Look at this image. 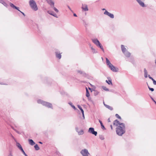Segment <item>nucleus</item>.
I'll return each mask as SVG.
<instances>
[{
	"label": "nucleus",
	"mask_w": 156,
	"mask_h": 156,
	"mask_svg": "<svg viewBox=\"0 0 156 156\" xmlns=\"http://www.w3.org/2000/svg\"><path fill=\"white\" fill-rule=\"evenodd\" d=\"M77 72L78 73H79L80 74H81V73H82V71L81 70H78L77 71Z\"/></svg>",
	"instance_id": "obj_39"
},
{
	"label": "nucleus",
	"mask_w": 156,
	"mask_h": 156,
	"mask_svg": "<svg viewBox=\"0 0 156 156\" xmlns=\"http://www.w3.org/2000/svg\"><path fill=\"white\" fill-rule=\"evenodd\" d=\"M82 8L84 11H87L88 10L87 6L86 4H83Z\"/></svg>",
	"instance_id": "obj_14"
},
{
	"label": "nucleus",
	"mask_w": 156,
	"mask_h": 156,
	"mask_svg": "<svg viewBox=\"0 0 156 156\" xmlns=\"http://www.w3.org/2000/svg\"><path fill=\"white\" fill-rule=\"evenodd\" d=\"M99 94V92L97 90L94 91V94L95 96L98 95Z\"/></svg>",
	"instance_id": "obj_35"
},
{
	"label": "nucleus",
	"mask_w": 156,
	"mask_h": 156,
	"mask_svg": "<svg viewBox=\"0 0 156 156\" xmlns=\"http://www.w3.org/2000/svg\"><path fill=\"white\" fill-rule=\"evenodd\" d=\"M99 122L101 124V128L103 129V130L106 129V128L103 125L102 121H101L99 119Z\"/></svg>",
	"instance_id": "obj_21"
},
{
	"label": "nucleus",
	"mask_w": 156,
	"mask_h": 156,
	"mask_svg": "<svg viewBox=\"0 0 156 156\" xmlns=\"http://www.w3.org/2000/svg\"><path fill=\"white\" fill-rule=\"evenodd\" d=\"M105 106L107 108H108V109H109L111 110H113L112 108L108 105H105Z\"/></svg>",
	"instance_id": "obj_29"
},
{
	"label": "nucleus",
	"mask_w": 156,
	"mask_h": 156,
	"mask_svg": "<svg viewBox=\"0 0 156 156\" xmlns=\"http://www.w3.org/2000/svg\"><path fill=\"white\" fill-rule=\"evenodd\" d=\"M21 151L22 152V153H23V154L25 155V156H27V155L26 154V153H25V152H24V151L23 150L22 151Z\"/></svg>",
	"instance_id": "obj_40"
},
{
	"label": "nucleus",
	"mask_w": 156,
	"mask_h": 156,
	"mask_svg": "<svg viewBox=\"0 0 156 156\" xmlns=\"http://www.w3.org/2000/svg\"><path fill=\"white\" fill-rule=\"evenodd\" d=\"M103 103H104V105L105 106V105H106V104H105V103H104V102H103Z\"/></svg>",
	"instance_id": "obj_55"
},
{
	"label": "nucleus",
	"mask_w": 156,
	"mask_h": 156,
	"mask_svg": "<svg viewBox=\"0 0 156 156\" xmlns=\"http://www.w3.org/2000/svg\"><path fill=\"white\" fill-rule=\"evenodd\" d=\"M0 2L3 5L5 6L6 7H7V4L3 0H0Z\"/></svg>",
	"instance_id": "obj_23"
},
{
	"label": "nucleus",
	"mask_w": 156,
	"mask_h": 156,
	"mask_svg": "<svg viewBox=\"0 0 156 156\" xmlns=\"http://www.w3.org/2000/svg\"><path fill=\"white\" fill-rule=\"evenodd\" d=\"M34 147L35 150L37 151H38L39 150L40 148L38 147L37 144H36L34 146Z\"/></svg>",
	"instance_id": "obj_30"
},
{
	"label": "nucleus",
	"mask_w": 156,
	"mask_h": 156,
	"mask_svg": "<svg viewBox=\"0 0 156 156\" xmlns=\"http://www.w3.org/2000/svg\"><path fill=\"white\" fill-rule=\"evenodd\" d=\"M89 47L91 49V47H93L92 46H91V44H89Z\"/></svg>",
	"instance_id": "obj_48"
},
{
	"label": "nucleus",
	"mask_w": 156,
	"mask_h": 156,
	"mask_svg": "<svg viewBox=\"0 0 156 156\" xmlns=\"http://www.w3.org/2000/svg\"><path fill=\"white\" fill-rule=\"evenodd\" d=\"M86 96L87 97H89L90 95L89 93V92L87 87H86Z\"/></svg>",
	"instance_id": "obj_27"
},
{
	"label": "nucleus",
	"mask_w": 156,
	"mask_h": 156,
	"mask_svg": "<svg viewBox=\"0 0 156 156\" xmlns=\"http://www.w3.org/2000/svg\"><path fill=\"white\" fill-rule=\"evenodd\" d=\"M103 103H104V105L105 106V105H106V104H105V103H104V102H103Z\"/></svg>",
	"instance_id": "obj_54"
},
{
	"label": "nucleus",
	"mask_w": 156,
	"mask_h": 156,
	"mask_svg": "<svg viewBox=\"0 0 156 156\" xmlns=\"http://www.w3.org/2000/svg\"><path fill=\"white\" fill-rule=\"evenodd\" d=\"M8 156H13L12 155V154L11 153V152H10V153L9 154V155Z\"/></svg>",
	"instance_id": "obj_44"
},
{
	"label": "nucleus",
	"mask_w": 156,
	"mask_h": 156,
	"mask_svg": "<svg viewBox=\"0 0 156 156\" xmlns=\"http://www.w3.org/2000/svg\"><path fill=\"white\" fill-rule=\"evenodd\" d=\"M108 122H110V118H108Z\"/></svg>",
	"instance_id": "obj_49"
},
{
	"label": "nucleus",
	"mask_w": 156,
	"mask_h": 156,
	"mask_svg": "<svg viewBox=\"0 0 156 156\" xmlns=\"http://www.w3.org/2000/svg\"><path fill=\"white\" fill-rule=\"evenodd\" d=\"M68 104L70 105L75 110L76 109V107L74 105H73L72 103L71 102H69Z\"/></svg>",
	"instance_id": "obj_25"
},
{
	"label": "nucleus",
	"mask_w": 156,
	"mask_h": 156,
	"mask_svg": "<svg viewBox=\"0 0 156 156\" xmlns=\"http://www.w3.org/2000/svg\"><path fill=\"white\" fill-rule=\"evenodd\" d=\"M122 124L124 123L120 122H119L117 119L115 120L113 122V125L117 126H121L120 124Z\"/></svg>",
	"instance_id": "obj_10"
},
{
	"label": "nucleus",
	"mask_w": 156,
	"mask_h": 156,
	"mask_svg": "<svg viewBox=\"0 0 156 156\" xmlns=\"http://www.w3.org/2000/svg\"><path fill=\"white\" fill-rule=\"evenodd\" d=\"M148 88L151 91H154V89L153 88H151L149 86H148Z\"/></svg>",
	"instance_id": "obj_38"
},
{
	"label": "nucleus",
	"mask_w": 156,
	"mask_h": 156,
	"mask_svg": "<svg viewBox=\"0 0 156 156\" xmlns=\"http://www.w3.org/2000/svg\"><path fill=\"white\" fill-rule=\"evenodd\" d=\"M109 68L113 72H116L118 71L116 69L115 67L112 65L109 67Z\"/></svg>",
	"instance_id": "obj_16"
},
{
	"label": "nucleus",
	"mask_w": 156,
	"mask_h": 156,
	"mask_svg": "<svg viewBox=\"0 0 156 156\" xmlns=\"http://www.w3.org/2000/svg\"><path fill=\"white\" fill-rule=\"evenodd\" d=\"M54 10L56 12H58V9H57L55 7H54V6L52 7Z\"/></svg>",
	"instance_id": "obj_34"
},
{
	"label": "nucleus",
	"mask_w": 156,
	"mask_h": 156,
	"mask_svg": "<svg viewBox=\"0 0 156 156\" xmlns=\"http://www.w3.org/2000/svg\"><path fill=\"white\" fill-rule=\"evenodd\" d=\"M102 10H105V11L106 10V9H102Z\"/></svg>",
	"instance_id": "obj_53"
},
{
	"label": "nucleus",
	"mask_w": 156,
	"mask_h": 156,
	"mask_svg": "<svg viewBox=\"0 0 156 156\" xmlns=\"http://www.w3.org/2000/svg\"><path fill=\"white\" fill-rule=\"evenodd\" d=\"M106 62L107 65L108 66V67H110L112 64L111 63L110 61H109V59L107 58H106Z\"/></svg>",
	"instance_id": "obj_18"
},
{
	"label": "nucleus",
	"mask_w": 156,
	"mask_h": 156,
	"mask_svg": "<svg viewBox=\"0 0 156 156\" xmlns=\"http://www.w3.org/2000/svg\"><path fill=\"white\" fill-rule=\"evenodd\" d=\"M75 130L78 133L79 135H83L84 133V131L83 129H81L79 130L78 128L77 127H76L75 128Z\"/></svg>",
	"instance_id": "obj_8"
},
{
	"label": "nucleus",
	"mask_w": 156,
	"mask_h": 156,
	"mask_svg": "<svg viewBox=\"0 0 156 156\" xmlns=\"http://www.w3.org/2000/svg\"><path fill=\"white\" fill-rule=\"evenodd\" d=\"M121 48L122 51L123 53H125L126 51H127L126 48L124 47V46L123 45H121Z\"/></svg>",
	"instance_id": "obj_20"
},
{
	"label": "nucleus",
	"mask_w": 156,
	"mask_h": 156,
	"mask_svg": "<svg viewBox=\"0 0 156 156\" xmlns=\"http://www.w3.org/2000/svg\"><path fill=\"white\" fill-rule=\"evenodd\" d=\"M29 4L31 8L35 11H37L38 9L36 2L34 0H30Z\"/></svg>",
	"instance_id": "obj_3"
},
{
	"label": "nucleus",
	"mask_w": 156,
	"mask_h": 156,
	"mask_svg": "<svg viewBox=\"0 0 156 156\" xmlns=\"http://www.w3.org/2000/svg\"><path fill=\"white\" fill-rule=\"evenodd\" d=\"M29 144L31 145H34L35 144V143L32 139H29Z\"/></svg>",
	"instance_id": "obj_22"
},
{
	"label": "nucleus",
	"mask_w": 156,
	"mask_h": 156,
	"mask_svg": "<svg viewBox=\"0 0 156 156\" xmlns=\"http://www.w3.org/2000/svg\"><path fill=\"white\" fill-rule=\"evenodd\" d=\"M110 127H111V129L112 130L113 129V128H112V125H110Z\"/></svg>",
	"instance_id": "obj_50"
},
{
	"label": "nucleus",
	"mask_w": 156,
	"mask_h": 156,
	"mask_svg": "<svg viewBox=\"0 0 156 156\" xmlns=\"http://www.w3.org/2000/svg\"><path fill=\"white\" fill-rule=\"evenodd\" d=\"M28 156V155H27V156Z\"/></svg>",
	"instance_id": "obj_58"
},
{
	"label": "nucleus",
	"mask_w": 156,
	"mask_h": 156,
	"mask_svg": "<svg viewBox=\"0 0 156 156\" xmlns=\"http://www.w3.org/2000/svg\"><path fill=\"white\" fill-rule=\"evenodd\" d=\"M107 79H108V80H106V82L108 83L109 85H112V80L110 77H108Z\"/></svg>",
	"instance_id": "obj_15"
},
{
	"label": "nucleus",
	"mask_w": 156,
	"mask_h": 156,
	"mask_svg": "<svg viewBox=\"0 0 156 156\" xmlns=\"http://www.w3.org/2000/svg\"><path fill=\"white\" fill-rule=\"evenodd\" d=\"M115 116L119 119H121V117L117 114H116L115 115Z\"/></svg>",
	"instance_id": "obj_36"
},
{
	"label": "nucleus",
	"mask_w": 156,
	"mask_h": 156,
	"mask_svg": "<svg viewBox=\"0 0 156 156\" xmlns=\"http://www.w3.org/2000/svg\"><path fill=\"white\" fill-rule=\"evenodd\" d=\"M116 128V133L117 135L122 136L125 132V126L124 124H120Z\"/></svg>",
	"instance_id": "obj_1"
},
{
	"label": "nucleus",
	"mask_w": 156,
	"mask_h": 156,
	"mask_svg": "<svg viewBox=\"0 0 156 156\" xmlns=\"http://www.w3.org/2000/svg\"><path fill=\"white\" fill-rule=\"evenodd\" d=\"M47 2L50 5L51 7L54 6V2L52 0H48Z\"/></svg>",
	"instance_id": "obj_13"
},
{
	"label": "nucleus",
	"mask_w": 156,
	"mask_h": 156,
	"mask_svg": "<svg viewBox=\"0 0 156 156\" xmlns=\"http://www.w3.org/2000/svg\"><path fill=\"white\" fill-rule=\"evenodd\" d=\"M16 146L18 147V148L20 150L22 151L23 150V149L21 145L18 142H16Z\"/></svg>",
	"instance_id": "obj_17"
},
{
	"label": "nucleus",
	"mask_w": 156,
	"mask_h": 156,
	"mask_svg": "<svg viewBox=\"0 0 156 156\" xmlns=\"http://www.w3.org/2000/svg\"><path fill=\"white\" fill-rule=\"evenodd\" d=\"M104 14L108 16L111 18L113 19L114 18V15L108 12L106 10L104 12Z\"/></svg>",
	"instance_id": "obj_9"
},
{
	"label": "nucleus",
	"mask_w": 156,
	"mask_h": 156,
	"mask_svg": "<svg viewBox=\"0 0 156 156\" xmlns=\"http://www.w3.org/2000/svg\"><path fill=\"white\" fill-rule=\"evenodd\" d=\"M47 12L49 14H50L52 16H54L56 18L58 17L57 14L55 13H54L53 12H52L51 11L48 10V11H47Z\"/></svg>",
	"instance_id": "obj_12"
},
{
	"label": "nucleus",
	"mask_w": 156,
	"mask_h": 156,
	"mask_svg": "<svg viewBox=\"0 0 156 156\" xmlns=\"http://www.w3.org/2000/svg\"><path fill=\"white\" fill-rule=\"evenodd\" d=\"M88 132L96 136L97 134V132L94 130V129L92 127H90L89 128Z\"/></svg>",
	"instance_id": "obj_6"
},
{
	"label": "nucleus",
	"mask_w": 156,
	"mask_h": 156,
	"mask_svg": "<svg viewBox=\"0 0 156 156\" xmlns=\"http://www.w3.org/2000/svg\"><path fill=\"white\" fill-rule=\"evenodd\" d=\"M77 107L78 108L81 110V112L82 113H83L84 112V111L83 109H82V107L79 105H77Z\"/></svg>",
	"instance_id": "obj_28"
},
{
	"label": "nucleus",
	"mask_w": 156,
	"mask_h": 156,
	"mask_svg": "<svg viewBox=\"0 0 156 156\" xmlns=\"http://www.w3.org/2000/svg\"><path fill=\"white\" fill-rule=\"evenodd\" d=\"M89 90H90V89H91V88H89Z\"/></svg>",
	"instance_id": "obj_56"
},
{
	"label": "nucleus",
	"mask_w": 156,
	"mask_h": 156,
	"mask_svg": "<svg viewBox=\"0 0 156 156\" xmlns=\"http://www.w3.org/2000/svg\"><path fill=\"white\" fill-rule=\"evenodd\" d=\"M55 155L56 156L58 155V156H59L60 155V154L58 151H56L55 153Z\"/></svg>",
	"instance_id": "obj_37"
},
{
	"label": "nucleus",
	"mask_w": 156,
	"mask_h": 156,
	"mask_svg": "<svg viewBox=\"0 0 156 156\" xmlns=\"http://www.w3.org/2000/svg\"><path fill=\"white\" fill-rule=\"evenodd\" d=\"M82 115H83V119H84L85 118V117H84V112L83 113H82Z\"/></svg>",
	"instance_id": "obj_46"
},
{
	"label": "nucleus",
	"mask_w": 156,
	"mask_h": 156,
	"mask_svg": "<svg viewBox=\"0 0 156 156\" xmlns=\"http://www.w3.org/2000/svg\"><path fill=\"white\" fill-rule=\"evenodd\" d=\"M92 41L97 46L99 47L103 52L104 51L102 46L97 39H92Z\"/></svg>",
	"instance_id": "obj_4"
},
{
	"label": "nucleus",
	"mask_w": 156,
	"mask_h": 156,
	"mask_svg": "<svg viewBox=\"0 0 156 156\" xmlns=\"http://www.w3.org/2000/svg\"><path fill=\"white\" fill-rule=\"evenodd\" d=\"M37 102L39 104H41L43 105H44L48 108H52V104L47 102L41 100L39 99L37 100Z\"/></svg>",
	"instance_id": "obj_2"
},
{
	"label": "nucleus",
	"mask_w": 156,
	"mask_h": 156,
	"mask_svg": "<svg viewBox=\"0 0 156 156\" xmlns=\"http://www.w3.org/2000/svg\"><path fill=\"white\" fill-rule=\"evenodd\" d=\"M91 49L92 51V52L93 53H96L98 52L94 48H93V47H91Z\"/></svg>",
	"instance_id": "obj_26"
},
{
	"label": "nucleus",
	"mask_w": 156,
	"mask_h": 156,
	"mask_svg": "<svg viewBox=\"0 0 156 156\" xmlns=\"http://www.w3.org/2000/svg\"><path fill=\"white\" fill-rule=\"evenodd\" d=\"M153 83L154 85H156V81L155 80L153 81Z\"/></svg>",
	"instance_id": "obj_42"
},
{
	"label": "nucleus",
	"mask_w": 156,
	"mask_h": 156,
	"mask_svg": "<svg viewBox=\"0 0 156 156\" xmlns=\"http://www.w3.org/2000/svg\"><path fill=\"white\" fill-rule=\"evenodd\" d=\"M99 138L101 140H104V137L102 135H99Z\"/></svg>",
	"instance_id": "obj_31"
},
{
	"label": "nucleus",
	"mask_w": 156,
	"mask_h": 156,
	"mask_svg": "<svg viewBox=\"0 0 156 156\" xmlns=\"http://www.w3.org/2000/svg\"><path fill=\"white\" fill-rule=\"evenodd\" d=\"M127 57H129L131 55V53L127 51L123 53Z\"/></svg>",
	"instance_id": "obj_19"
},
{
	"label": "nucleus",
	"mask_w": 156,
	"mask_h": 156,
	"mask_svg": "<svg viewBox=\"0 0 156 156\" xmlns=\"http://www.w3.org/2000/svg\"><path fill=\"white\" fill-rule=\"evenodd\" d=\"M9 5H10V6L11 7H12V8H13V9H17V10H18V11H20L21 13L24 16H25V14H24V13L23 12H22L20 10H19V7L15 6L12 3H11V2L10 3Z\"/></svg>",
	"instance_id": "obj_7"
},
{
	"label": "nucleus",
	"mask_w": 156,
	"mask_h": 156,
	"mask_svg": "<svg viewBox=\"0 0 156 156\" xmlns=\"http://www.w3.org/2000/svg\"><path fill=\"white\" fill-rule=\"evenodd\" d=\"M83 76L86 77L87 76V74L84 72L82 71V73L81 74Z\"/></svg>",
	"instance_id": "obj_33"
},
{
	"label": "nucleus",
	"mask_w": 156,
	"mask_h": 156,
	"mask_svg": "<svg viewBox=\"0 0 156 156\" xmlns=\"http://www.w3.org/2000/svg\"><path fill=\"white\" fill-rule=\"evenodd\" d=\"M102 88L104 90L106 91H108L109 90V89L107 88L105 86H102Z\"/></svg>",
	"instance_id": "obj_32"
},
{
	"label": "nucleus",
	"mask_w": 156,
	"mask_h": 156,
	"mask_svg": "<svg viewBox=\"0 0 156 156\" xmlns=\"http://www.w3.org/2000/svg\"><path fill=\"white\" fill-rule=\"evenodd\" d=\"M144 76L145 78H147V72L145 68H144Z\"/></svg>",
	"instance_id": "obj_24"
},
{
	"label": "nucleus",
	"mask_w": 156,
	"mask_h": 156,
	"mask_svg": "<svg viewBox=\"0 0 156 156\" xmlns=\"http://www.w3.org/2000/svg\"><path fill=\"white\" fill-rule=\"evenodd\" d=\"M148 77L150 79H152V77H151L150 75H148Z\"/></svg>",
	"instance_id": "obj_45"
},
{
	"label": "nucleus",
	"mask_w": 156,
	"mask_h": 156,
	"mask_svg": "<svg viewBox=\"0 0 156 156\" xmlns=\"http://www.w3.org/2000/svg\"><path fill=\"white\" fill-rule=\"evenodd\" d=\"M12 128L14 130H15L16 132L17 133H18V134H20V132L19 131H17V130H16L15 129H14L13 128Z\"/></svg>",
	"instance_id": "obj_41"
},
{
	"label": "nucleus",
	"mask_w": 156,
	"mask_h": 156,
	"mask_svg": "<svg viewBox=\"0 0 156 156\" xmlns=\"http://www.w3.org/2000/svg\"><path fill=\"white\" fill-rule=\"evenodd\" d=\"M155 63L156 64V60H155Z\"/></svg>",
	"instance_id": "obj_57"
},
{
	"label": "nucleus",
	"mask_w": 156,
	"mask_h": 156,
	"mask_svg": "<svg viewBox=\"0 0 156 156\" xmlns=\"http://www.w3.org/2000/svg\"><path fill=\"white\" fill-rule=\"evenodd\" d=\"M55 54L56 57L58 59H60L61 58L62 55L59 52L56 51L55 52Z\"/></svg>",
	"instance_id": "obj_11"
},
{
	"label": "nucleus",
	"mask_w": 156,
	"mask_h": 156,
	"mask_svg": "<svg viewBox=\"0 0 156 156\" xmlns=\"http://www.w3.org/2000/svg\"><path fill=\"white\" fill-rule=\"evenodd\" d=\"M39 143L40 144H42V143L41 142V141L39 142Z\"/></svg>",
	"instance_id": "obj_52"
},
{
	"label": "nucleus",
	"mask_w": 156,
	"mask_h": 156,
	"mask_svg": "<svg viewBox=\"0 0 156 156\" xmlns=\"http://www.w3.org/2000/svg\"><path fill=\"white\" fill-rule=\"evenodd\" d=\"M80 153L83 156H88V155L90 154L87 150L86 149L82 150L80 151Z\"/></svg>",
	"instance_id": "obj_5"
},
{
	"label": "nucleus",
	"mask_w": 156,
	"mask_h": 156,
	"mask_svg": "<svg viewBox=\"0 0 156 156\" xmlns=\"http://www.w3.org/2000/svg\"><path fill=\"white\" fill-rule=\"evenodd\" d=\"M0 84H2V85H8V84L3 83L2 82H0Z\"/></svg>",
	"instance_id": "obj_43"
},
{
	"label": "nucleus",
	"mask_w": 156,
	"mask_h": 156,
	"mask_svg": "<svg viewBox=\"0 0 156 156\" xmlns=\"http://www.w3.org/2000/svg\"><path fill=\"white\" fill-rule=\"evenodd\" d=\"M151 79V80L153 81L154 80L152 77V79Z\"/></svg>",
	"instance_id": "obj_51"
},
{
	"label": "nucleus",
	"mask_w": 156,
	"mask_h": 156,
	"mask_svg": "<svg viewBox=\"0 0 156 156\" xmlns=\"http://www.w3.org/2000/svg\"><path fill=\"white\" fill-rule=\"evenodd\" d=\"M73 16H75V17H77V15H76V13H74Z\"/></svg>",
	"instance_id": "obj_47"
}]
</instances>
